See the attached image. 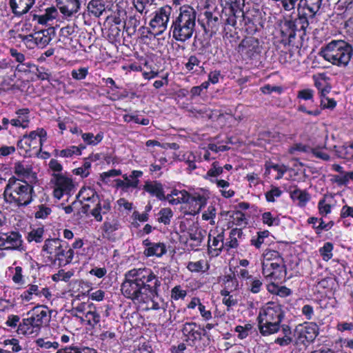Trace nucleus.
Here are the masks:
<instances>
[{
	"mask_svg": "<svg viewBox=\"0 0 353 353\" xmlns=\"http://www.w3.org/2000/svg\"><path fill=\"white\" fill-rule=\"evenodd\" d=\"M161 284L159 277L152 269L145 267L133 268L125 273L121 291L125 298L141 304L157 296Z\"/></svg>",
	"mask_w": 353,
	"mask_h": 353,
	"instance_id": "obj_1",
	"label": "nucleus"
},
{
	"mask_svg": "<svg viewBox=\"0 0 353 353\" xmlns=\"http://www.w3.org/2000/svg\"><path fill=\"white\" fill-rule=\"evenodd\" d=\"M196 10L188 5L181 6L172 21L170 34L172 39L181 43L188 42L196 32Z\"/></svg>",
	"mask_w": 353,
	"mask_h": 353,
	"instance_id": "obj_2",
	"label": "nucleus"
},
{
	"mask_svg": "<svg viewBox=\"0 0 353 353\" xmlns=\"http://www.w3.org/2000/svg\"><path fill=\"white\" fill-rule=\"evenodd\" d=\"M34 193V187L28 181L12 176L5 187L3 199L7 203L22 208L32 202Z\"/></svg>",
	"mask_w": 353,
	"mask_h": 353,
	"instance_id": "obj_3",
	"label": "nucleus"
},
{
	"mask_svg": "<svg viewBox=\"0 0 353 353\" xmlns=\"http://www.w3.org/2000/svg\"><path fill=\"white\" fill-rule=\"evenodd\" d=\"M283 317L280 305L268 303L260 310L258 316V327L261 334L267 336L279 332L283 325L281 324Z\"/></svg>",
	"mask_w": 353,
	"mask_h": 353,
	"instance_id": "obj_4",
	"label": "nucleus"
},
{
	"mask_svg": "<svg viewBox=\"0 0 353 353\" xmlns=\"http://www.w3.org/2000/svg\"><path fill=\"white\" fill-rule=\"evenodd\" d=\"M319 55L338 67L348 65L352 55V47L343 40H332L322 48Z\"/></svg>",
	"mask_w": 353,
	"mask_h": 353,
	"instance_id": "obj_5",
	"label": "nucleus"
},
{
	"mask_svg": "<svg viewBox=\"0 0 353 353\" xmlns=\"http://www.w3.org/2000/svg\"><path fill=\"white\" fill-rule=\"evenodd\" d=\"M262 274L269 281H281L285 277L284 261L279 252L265 250L262 261Z\"/></svg>",
	"mask_w": 353,
	"mask_h": 353,
	"instance_id": "obj_6",
	"label": "nucleus"
},
{
	"mask_svg": "<svg viewBox=\"0 0 353 353\" xmlns=\"http://www.w3.org/2000/svg\"><path fill=\"white\" fill-rule=\"evenodd\" d=\"M53 188V196L60 200L64 196H70L75 190L72 178L63 173H53L50 181Z\"/></svg>",
	"mask_w": 353,
	"mask_h": 353,
	"instance_id": "obj_7",
	"label": "nucleus"
},
{
	"mask_svg": "<svg viewBox=\"0 0 353 353\" xmlns=\"http://www.w3.org/2000/svg\"><path fill=\"white\" fill-rule=\"evenodd\" d=\"M210 199V192L205 189H199L189 195L188 200L184 202L182 210L184 214L195 216L206 205Z\"/></svg>",
	"mask_w": 353,
	"mask_h": 353,
	"instance_id": "obj_8",
	"label": "nucleus"
},
{
	"mask_svg": "<svg viewBox=\"0 0 353 353\" xmlns=\"http://www.w3.org/2000/svg\"><path fill=\"white\" fill-rule=\"evenodd\" d=\"M322 4L323 0H299L296 10L302 26H309V21L320 14Z\"/></svg>",
	"mask_w": 353,
	"mask_h": 353,
	"instance_id": "obj_9",
	"label": "nucleus"
},
{
	"mask_svg": "<svg viewBox=\"0 0 353 353\" xmlns=\"http://www.w3.org/2000/svg\"><path fill=\"white\" fill-rule=\"evenodd\" d=\"M47 140V132L42 128H38L28 134H24L18 141V146L25 148L26 150L37 149L41 150L42 146Z\"/></svg>",
	"mask_w": 353,
	"mask_h": 353,
	"instance_id": "obj_10",
	"label": "nucleus"
},
{
	"mask_svg": "<svg viewBox=\"0 0 353 353\" xmlns=\"http://www.w3.org/2000/svg\"><path fill=\"white\" fill-rule=\"evenodd\" d=\"M308 26H302V23L299 21V17L297 16L294 20H285L281 26V34L282 36V41L285 44L291 43L295 39L296 32L302 31L301 37L305 34V30Z\"/></svg>",
	"mask_w": 353,
	"mask_h": 353,
	"instance_id": "obj_11",
	"label": "nucleus"
},
{
	"mask_svg": "<svg viewBox=\"0 0 353 353\" xmlns=\"http://www.w3.org/2000/svg\"><path fill=\"white\" fill-rule=\"evenodd\" d=\"M238 52L245 60L256 59L261 52L259 39L253 37H245L239 43Z\"/></svg>",
	"mask_w": 353,
	"mask_h": 353,
	"instance_id": "obj_12",
	"label": "nucleus"
},
{
	"mask_svg": "<svg viewBox=\"0 0 353 353\" xmlns=\"http://www.w3.org/2000/svg\"><path fill=\"white\" fill-rule=\"evenodd\" d=\"M295 332L298 343L305 345L316 339L319 334V326L312 322L304 323L296 327Z\"/></svg>",
	"mask_w": 353,
	"mask_h": 353,
	"instance_id": "obj_13",
	"label": "nucleus"
},
{
	"mask_svg": "<svg viewBox=\"0 0 353 353\" xmlns=\"http://www.w3.org/2000/svg\"><path fill=\"white\" fill-rule=\"evenodd\" d=\"M171 12L172 8L168 6L161 7L155 12L154 17L150 22V26L153 30L157 29V34H160L166 30Z\"/></svg>",
	"mask_w": 353,
	"mask_h": 353,
	"instance_id": "obj_14",
	"label": "nucleus"
},
{
	"mask_svg": "<svg viewBox=\"0 0 353 353\" xmlns=\"http://www.w3.org/2000/svg\"><path fill=\"white\" fill-rule=\"evenodd\" d=\"M3 249L23 250V240L19 232H0V250Z\"/></svg>",
	"mask_w": 353,
	"mask_h": 353,
	"instance_id": "obj_15",
	"label": "nucleus"
},
{
	"mask_svg": "<svg viewBox=\"0 0 353 353\" xmlns=\"http://www.w3.org/2000/svg\"><path fill=\"white\" fill-rule=\"evenodd\" d=\"M56 2L60 12L65 18L74 16L81 8L80 0H56Z\"/></svg>",
	"mask_w": 353,
	"mask_h": 353,
	"instance_id": "obj_16",
	"label": "nucleus"
},
{
	"mask_svg": "<svg viewBox=\"0 0 353 353\" xmlns=\"http://www.w3.org/2000/svg\"><path fill=\"white\" fill-rule=\"evenodd\" d=\"M143 245L145 249L143 254L147 257H161L166 252V246L163 243L152 242L149 239L143 241Z\"/></svg>",
	"mask_w": 353,
	"mask_h": 353,
	"instance_id": "obj_17",
	"label": "nucleus"
},
{
	"mask_svg": "<svg viewBox=\"0 0 353 353\" xmlns=\"http://www.w3.org/2000/svg\"><path fill=\"white\" fill-rule=\"evenodd\" d=\"M74 257V251L70 248L66 250L61 247L55 256H50L48 259V265H58L59 267L66 265L71 263Z\"/></svg>",
	"mask_w": 353,
	"mask_h": 353,
	"instance_id": "obj_18",
	"label": "nucleus"
},
{
	"mask_svg": "<svg viewBox=\"0 0 353 353\" xmlns=\"http://www.w3.org/2000/svg\"><path fill=\"white\" fill-rule=\"evenodd\" d=\"M28 316H30L36 323L43 327L49 323L51 312L46 306L38 305L29 312Z\"/></svg>",
	"mask_w": 353,
	"mask_h": 353,
	"instance_id": "obj_19",
	"label": "nucleus"
},
{
	"mask_svg": "<svg viewBox=\"0 0 353 353\" xmlns=\"http://www.w3.org/2000/svg\"><path fill=\"white\" fill-rule=\"evenodd\" d=\"M63 246L62 241L59 239H48L44 242L42 247L41 253L45 257V263L48 265V259L50 256H55L59 249Z\"/></svg>",
	"mask_w": 353,
	"mask_h": 353,
	"instance_id": "obj_20",
	"label": "nucleus"
},
{
	"mask_svg": "<svg viewBox=\"0 0 353 353\" xmlns=\"http://www.w3.org/2000/svg\"><path fill=\"white\" fill-rule=\"evenodd\" d=\"M42 327L30 316L23 319L18 326L17 333L23 335H37Z\"/></svg>",
	"mask_w": 353,
	"mask_h": 353,
	"instance_id": "obj_21",
	"label": "nucleus"
},
{
	"mask_svg": "<svg viewBox=\"0 0 353 353\" xmlns=\"http://www.w3.org/2000/svg\"><path fill=\"white\" fill-rule=\"evenodd\" d=\"M14 172L19 177V179L29 181L30 182H32V181L37 178L32 166L26 162L15 163L14 165Z\"/></svg>",
	"mask_w": 353,
	"mask_h": 353,
	"instance_id": "obj_22",
	"label": "nucleus"
},
{
	"mask_svg": "<svg viewBox=\"0 0 353 353\" xmlns=\"http://www.w3.org/2000/svg\"><path fill=\"white\" fill-rule=\"evenodd\" d=\"M36 0H10V8L15 16L21 17L32 8Z\"/></svg>",
	"mask_w": 353,
	"mask_h": 353,
	"instance_id": "obj_23",
	"label": "nucleus"
},
{
	"mask_svg": "<svg viewBox=\"0 0 353 353\" xmlns=\"http://www.w3.org/2000/svg\"><path fill=\"white\" fill-rule=\"evenodd\" d=\"M59 17V11L54 6H48L44 8V13L34 14V20L41 25L51 24V23Z\"/></svg>",
	"mask_w": 353,
	"mask_h": 353,
	"instance_id": "obj_24",
	"label": "nucleus"
},
{
	"mask_svg": "<svg viewBox=\"0 0 353 353\" xmlns=\"http://www.w3.org/2000/svg\"><path fill=\"white\" fill-rule=\"evenodd\" d=\"M17 117L10 120V124L14 127H21L23 129L28 128L30 123V110L21 108L16 111Z\"/></svg>",
	"mask_w": 353,
	"mask_h": 353,
	"instance_id": "obj_25",
	"label": "nucleus"
},
{
	"mask_svg": "<svg viewBox=\"0 0 353 353\" xmlns=\"http://www.w3.org/2000/svg\"><path fill=\"white\" fill-rule=\"evenodd\" d=\"M182 332L187 341L194 342L201 339V333L194 322H187L183 325Z\"/></svg>",
	"mask_w": 353,
	"mask_h": 353,
	"instance_id": "obj_26",
	"label": "nucleus"
},
{
	"mask_svg": "<svg viewBox=\"0 0 353 353\" xmlns=\"http://www.w3.org/2000/svg\"><path fill=\"white\" fill-rule=\"evenodd\" d=\"M225 245L223 232L216 234L211 231L208 235V250L220 252Z\"/></svg>",
	"mask_w": 353,
	"mask_h": 353,
	"instance_id": "obj_27",
	"label": "nucleus"
},
{
	"mask_svg": "<svg viewBox=\"0 0 353 353\" xmlns=\"http://www.w3.org/2000/svg\"><path fill=\"white\" fill-rule=\"evenodd\" d=\"M96 205V207L91 210L90 214L97 221H101L103 214H107L111 209L110 201L108 199H100Z\"/></svg>",
	"mask_w": 353,
	"mask_h": 353,
	"instance_id": "obj_28",
	"label": "nucleus"
},
{
	"mask_svg": "<svg viewBox=\"0 0 353 353\" xmlns=\"http://www.w3.org/2000/svg\"><path fill=\"white\" fill-rule=\"evenodd\" d=\"M190 194V193L185 190L174 189L170 194H168L165 199L172 205L184 204V202L188 200Z\"/></svg>",
	"mask_w": 353,
	"mask_h": 353,
	"instance_id": "obj_29",
	"label": "nucleus"
},
{
	"mask_svg": "<svg viewBox=\"0 0 353 353\" xmlns=\"http://www.w3.org/2000/svg\"><path fill=\"white\" fill-rule=\"evenodd\" d=\"M143 189L151 195L156 196L159 200H164L166 197L161 183L157 181H147Z\"/></svg>",
	"mask_w": 353,
	"mask_h": 353,
	"instance_id": "obj_30",
	"label": "nucleus"
},
{
	"mask_svg": "<svg viewBox=\"0 0 353 353\" xmlns=\"http://www.w3.org/2000/svg\"><path fill=\"white\" fill-rule=\"evenodd\" d=\"M223 172V168L219 164L218 161H214L212 163L210 168L204 176V179L208 180L212 183H216L220 181L218 177Z\"/></svg>",
	"mask_w": 353,
	"mask_h": 353,
	"instance_id": "obj_31",
	"label": "nucleus"
},
{
	"mask_svg": "<svg viewBox=\"0 0 353 353\" xmlns=\"http://www.w3.org/2000/svg\"><path fill=\"white\" fill-rule=\"evenodd\" d=\"M290 198L294 201H298V205L304 207L310 200V195L305 190H303L299 188H295L290 192Z\"/></svg>",
	"mask_w": 353,
	"mask_h": 353,
	"instance_id": "obj_32",
	"label": "nucleus"
},
{
	"mask_svg": "<svg viewBox=\"0 0 353 353\" xmlns=\"http://www.w3.org/2000/svg\"><path fill=\"white\" fill-rule=\"evenodd\" d=\"M90 14L99 17L105 10V3L102 0H91L87 6Z\"/></svg>",
	"mask_w": 353,
	"mask_h": 353,
	"instance_id": "obj_33",
	"label": "nucleus"
},
{
	"mask_svg": "<svg viewBox=\"0 0 353 353\" xmlns=\"http://www.w3.org/2000/svg\"><path fill=\"white\" fill-rule=\"evenodd\" d=\"M205 233V231H202L199 228L190 230L188 241L190 242V246L192 249H195L201 245V243L204 239Z\"/></svg>",
	"mask_w": 353,
	"mask_h": 353,
	"instance_id": "obj_34",
	"label": "nucleus"
},
{
	"mask_svg": "<svg viewBox=\"0 0 353 353\" xmlns=\"http://www.w3.org/2000/svg\"><path fill=\"white\" fill-rule=\"evenodd\" d=\"M83 316L88 324L94 326L100 322L101 316L92 304L88 305L87 310L83 312Z\"/></svg>",
	"mask_w": 353,
	"mask_h": 353,
	"instance_id": "obj_35",
	"label": "nucleus"
},
{
	"mask_svg": "<svg viewBox=\"0 0 353 353\" xmlns=\"http://www.w3.org/2000/svg\"><path fill=\"white\" fill-rule=\"evenodd\" d=\"M282 336H279L274 340V343L280 346H287L292 342V331L290 327L287 325H283L281 330Z\"/></svg>",
	"mask_w": 353,
	"mask_h": 353,
	"instance_id": "obj_36",
	"label": "nucleus"
},
{
	"mask_svg": "<svg viewBox=\"0 0 353 353\" xmlns=\"http://www.w3.org/2000/svg\"><path fill=\"white\" fill-rule=\"evenodd\" d=\"M157 221L165 225H170L173 218L174 213L170 208H163L157 214Z\"/></svg>",
	"mask_w": 353,
	"mask_h": 353,
	"instance_id": "obj_37",
	"label": "nucleus"
},
{
	"mask_svg": "<svg viewBox=\"0 0 353 353\" xmlns=\"http://www.w3.org/2000/svg\"><path fill=\"white\" fill-rule=\"evenodd\" d=\"M40 285L35 283L28 285L27 290L23 291L21 294V298L23 301L29 302L33 299V296H39Z\"/></svg>",
	"mask_w": 353,
	"mask_h": 353,
	"instance_id": "obj_38",
	"label": "nucleus"
},
{
	"mask_svg": "<svg viewBox=\"0 0 353 353\" xmlns=\"http://www.w3.org/2000/svg\"><path fill=\"white\" fill-rule=\"evenodd\" d=\"M56 353H97V350L84 346L69 345L57 350Z\"/></svg>",
	"mask_w": 353,
	"mask_h": 353,
	"instance_id": "obj_39",
	"label": "nucleus"
},
{
	"mask_svg": "<svg viewBox=\"0 0 353 353\" xmlns=\"http://www.w3.org/2000/svg\"><path fill=\"white\" fill-rule=\"evenodd\" d=\"M34 34L37 46L39 48H44L52 40L51 36L48 30L38 31Z\"/></svg>",
	"mask_w": 353,
	"mask_h": 353,
	"instance_id": "obj_40",
	"label": "nucleus"
},
{
	"mask_svg": "<svg viewBox=\"0 0 353 353\" xmlns=\"http://www.w3.org/2000/svg\"><path fill=\"white\" fill-rule=\"evenodd\" d=\"M81 138L87 145H97L103 140V133L100 132L97 135L91 132L81 133Z\"/></svg>",
	"mask_w": 353,
	"mask_h": 353,
	"instance_id": "obj_41",
	"label": "nucleus"
},
{
	"mask_svg": "<svg viewBox=\"0 0 353 353\" xmlns=\"http://www.w3.org/2000/svg\"><path fill=\"white\" fill-rule=\"evenodd\" d=\"M229 178L227 180H220L217 181L216 187L219 189V192L222 196L226 199L231 198L234 196V191L229 188L230 183Z\"/></svg>",
	"mask_w": 353,
	"mask_h": 353,
	"instance_id": "obj_42",
	"label": "nucleus"
},
{
	"mask_svg": "<svg viewBox=\"0 0 353 353\" xmlns=\"http://www.w3.org/2000/svg\"><path fill=\"white\" fill-rule=\"evenodd\" d=\"M143 172L141 170H133L128 176L123 174V179L128 184H134L133 185H128L130 188H137L139 184V178L143 176Z\"/></svg>",
	"mask_w": 353,
	"mask_h": 353,
	"instance_id": "obj_43",
	"label": "nucleus"
},
{
	"mask_svg": "<svg viewBox=\"0 0 353 353\" xmlns=\"http://www.w3.org/2000/svg\"><path fill=\"white\" fill-rule=\"evenodd\" d=\"M248 290L252 294H258L263 289V281L260 276H253L246 281Z\"/></svg>",
	"mask_w": 353,
	"mask_h": 353,
	"instance_id": "obj_44",
	"label": "nucleus"
},
{
	"mask_svg": "<svg viewBox=\"0 0 353 353\" xmlns=\"http://www.w3.org/2000/svg\"><path fill=\"white\" fill-rule=\"evenodd\" d=\"M187 268L191 272H204L208 270L209 265L205 260L201 259L197 261H190Z\"/></svg>",
	"mask_w": 353,
	"mask_h": 353,
	"instance_id": "obj_45",
	"label": "nucleus"
},
{
	"mask_svg": "<svg viewBox=\"0 0 353 353\" xmlns=\"http://www.w3.org/2000/svg\"><path fill=\"white\" fill-rule=\"evenodd\" d=\"M54 155L56 157H61L65 158H70L74 155H81V149L75 145H71L65 149L61 150H54Z\"/></svg>",
	"mask_w": 353,
	"mask_h": 353,
	"instance_id": "obj_46",
	"label": "nucleus"
},
{
	"mask_svg": "<svg viewBox=\"0 0 353 353\" xmlns=\"http://www.w3.org/2000/svg\"><path fill=\"white\" fill-rule=\"evenodd\" d=\"M98 196L94 189L90 187L82 188L78 194V197L81 198L83 202H87L90 200L94 201L97 199V196Z\"/></svg>",
	"mask_w": 353,
	"mask_h": 353,
	"instance_id": "obj_47",
	"label": "nucleus"
},
{
	"mask_svg": "<svg viewBox=\"0 0 353 353\" xmlns=\"http://www.w3.org/2000/svg\"><path fill=\"white\" fill-rule=\"evenodd\" d=\"M243 234L241 229L234 228L230 232L229 240L225 243V245L229 248H235L238 246L237 239Z\"/></svg>",
	"mask_w": 353,
	"mask_h": 353,
	"instance_id": "obj_48",
	"label": "nucleus"
},
{
	"mask_svg": "<svg viewBox=\"0 0 353 353\" xmlns=\"http://www.w3.org/2000/svg\"><path fill=\"white\" fill-rule=\"evenodd\" d=\"M252 329L253 325L251 323H245L244 325H236L234 327V332L237 333V337L243 340L252 333Z\"/></svg>",
	"mask_w": 353,
	"mask_h": 353,
	"instance_id": "obj_49",
	"label": "nucleus"
},
{
	"mask_svg": "<svg viewBox=\"0 0 353 353\" xmlns=\"http://www.w3.org/2000/svg\"><path fill=\"white\" fill-rule=\"evenodd\" d=\"M270 236V232L268 230H263L261 232H258L256 235L253 236L250 240V243L252 245L254 246L256 248H261L263 243L265 242V239L268 238Z\"/></svg>",
	"mask_w": 353,
	"mask_h": 353,
	"instance_id": "obj_50",
	"label": "nucleus"
},
{
	"mask_svg": "<svg viewBox=\"0 0 353 353\" xmlns=\"http://www.w3.org/2000/svg\"><path fill=\"white\" fill-rule=\"evenodd\" d=\"M37 347L42 350H58L59 344L57 341H50L47 339L39 338L35 341Z\"/></svg>",
	"mask_w": 353,
	"mask_h": 353,
	"instance_id": "obj_51",
	"label": "nucleus"
},
{
	"mask_svg": "<svg viewBox=\"0 0 353 353\" xmlns=\"http://www.w3.org/2000/svg\"><path fill=\"white\" fill-rule=\"evenodd\" d=\"M330 200V199L325 196L320 199L318 203L319 212L323 216H326L332 212V205Z\"/></svg>",
	"mask_w": 353,
	"mask_h": 353,
	"instance_id": "obj_52",
	"label": "nucleus"
},
{
	"mask_svg": "<svg viewBox=\"0 0 353 353\" xmlns=\"http://www.w3.org/2000/svg\"><path fill=\"white\" fill-rule=\"evenodd\" d=\"M334 245L331 242H326L323 246L319 249V254L322 259L325 261H328L333 256Z\"/></svg>",
	"mask_w": 353,
	"mask_h": 353,
	"instance_id": "obj_53",
	"label": "nucleus"
},
{
	"mask_svg": "<svg viewBox=\"0 0 353 353\" xmlns=\"http://www.w3.org/2000/svg\"><path fill=\"white\" fill-rule=\"evenodd\" d=\"M99 339L103 342L109 345H113L117 343V334L114 331L111 330L102 332L99 335Z\"/></svg>",
	"mask_w": 353,
	"mask_h": 353,
	"instance_id": "obj_54",
	"label": "nucleus"
},
{
	"mask_svg": "<svg viewBox=\"0 0 353 353\" xmlns=\"http://www.w3.org/2000/svg\"><path fill=\"white\" fill-rule=\"evenodd\" d=\"M91 170V163L89 161L84 160L83 165L81 167L75 168L72 172L75 175L80 176L82 178H85L89 176Z\"/></svg>",
	"mask_w": 353,
	"mask_h": 353,
	"instance_id": "obj_55",
	"label": "nucleus"
},
{
	"mask_svg": "<svg viewBox=\"0 0 353 353\" xmlns=\"http://www.w3.org/2000/svg\"><path fill=\"white\" fill-rule=\"evenodd\" d=\"M216 216V209L213 205H210L202 214V219L205 221H209L211 225L215 224V218Z\"/></svg>",
	"mask_w": 353,
	"mask_h": 353,
	"instance_id": "obj_56",
	"label": "nucleus"
},
{
	"mask_svg": "<svg viewBox=\"0 0 353 353\" xmlns=\"http://www.w3.org/2000/svg\"><path fill=\"white\" fill-rule=\"evenodd\" d=\"M44 230L42 228L32 230L28 234L27 240L28 242L34 241L40 243L43 240Z\"/></svg>",
	"mask_w": 353,
	"mask_h": 353,
	"instance_id": "obj_57",
	"label": "nucleus"
},
{
	"mask_svg": "<svg viewBox=\"0 0 353 353\" xmlns=\"http://www.w3.org/2000/svg\"><path fill=\"white\" fill-rule=\"evenodd\" d=\"M231 219L233 225L236 226H245L247 225L245 215L241 211L234 212L231 216Z\"/></svg>",
	"mask_w": 353,
	"mask_h": 353,
	"instance_id": "obj_58",
	"label": "nucleus"
},
{
	"mask_svg": "<svg viewBox=\"0 0 353 353\" xmlns=\"http://www.w3.org/2000/svg\"><path fill=\"white\" fill-rule=\"evenodd\" d=\"M261 220L263 224L268 226L279 225L280 220L278 217L273 216L270 212H265L261 214Z\"/></svg>",
	"mask_w": 353,
	"mask_h": 353,
	"instance_id": "obj_59",
	"label": "nucleus"
},
{
	"mask_svg": "<svg viewBox=\"0 0 353 353\" xmlns=\"http://www.w3.org/2000/svg\"><path fill=\"white\" fill-rule=\"evenodd\" d=\"M73 275V271L65 272L63 270H60L57 274L52 275V279L55 282L61 281L68 282Z\"/></svg>",
	"mask_w": 353,
	"mask_h": 353,
	"instance_id": "obj_60",
	"label": "nucleus"
},
{
	"mask_svg": "<svg viewBox=\"0 0 353 353\" xmlns=\"http://www.w3.org/2000/svg\"><path fill=\"white\" fill-rule=\"evenodd\" d=\"M3 343L5 347L10 349L14 352H19L22 350V347L19 344V340L15 338L5 339Z\"/></svg>",
	"mask_w": 353,
	"mask_h": 353,
	"instance_id": "obj_61",
	"label": "nucleus"
},
{
	"mask_svg": "<svg viewBox=\"0 0 353 353\" xmlns=\"http://www.w3.org/2000/svg\"><path fill=\"white\" fill-rule=\"evenodd\" d=\"M12 280L15 284L19 285H23L25 284V279L23 275V270L21 266H16L14 268Z\"/></svg>",
	"mask_w": 353,
	"mask_h": 353,
	"instance_id": "obj_62",
	"label": "nucleus"
},
{
	"mask_svg": "<svg viewBox=\"0 0 353 353\" xmlns=\"http://www.w3.org/2000/svg\"><path fill=\"white\" fill-rule=\"evenodd\" d=\"M314 91L310 88L303 89L297 92V98L301 100L314 102Z\"/></svg>",
	"mask_w": 353,
	"mask_h": 353,
	"instance_id": "obj_63",
	"label": "nucleus"
},
{
	"mask_svg": "<svg viewBox=\"0 0 353 353\" xmlns=\"http://www.w3.org/2000/svg\"><path fill=\"white\" fill-rule=\"evenodd\" d=\"M186 295L187 291L183 290L181 285H176L171 290V298L174 301L184 299Z\"/></svg>",
	"mask_w": 353,
	"mask_h": 353,
	"instance_id": "obj_64",
	"label": "nucleus"
}]
</instances>
